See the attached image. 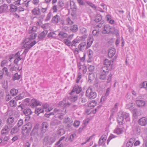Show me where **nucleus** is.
<instances>
[{"label":"nucleus","instance_id":"a211bd4d","mask_svg":"<svg viewBox=\"0 0 147 147\" xmlns=\"http://www.w3.org/2000/svg\"><path fill=\"white\" fill-rule=\"evenodd\" d=\"M7 124L6 125H12V127L13 126V123L14 121H16V120L13 117H9L7 120Z\"/></svg>","mask_w":147,"mask_h":147},{"label":"nucleus","instance_id":"13d9d810","mask_svg":"<svg viewBox=\"0 0 147 147\" xmlns=\"http://www.w3.org/2000/svg\"><path fill=\"white\" fill-rule=\"evenodd\" d=\"M30 2V1H25L22 3V5L24 7H26V8H27L28 6V4Z\"/></svg>","mask_w":147,"mask_h":147},{"label":"nucleus","instance_id":"2eb2a0df","mask_svg":"<svg viewBox=\"0 0 147 147\" xmlns=\"http://www.w3.org/2000/svg\"><path fill=\"white\" fill-rule=\"evenodd\" d=\"M136 103L137 106L139 107H142L145 105L146 103L145 102L142 100H136Z\"/></svg>","mask_w":147,"mask_h":147},{"label":"nucleus","instance_id":"8fccbe9b","mask_svg":"<svg viewBox=\"0 0 147 147\" xmlns=\"http://www.w3.org/2000/svg\"><path fill=\"white\" fill-rule=\"evenodd\" d=\"M89 59L92 58L93 55V52L90 49H89L87 52Z\"/></svg>","mask_w":147,"mask_h":147},{"label":"nucleus","instance_id":"aec40b11","mask_svg":"<svg viewBox=\"0 0 147 147\" xmlns=\"http://www.w3.org/2000/svg\"><path fill=\"white\" fill-rule=\"evenodd\" d=\"M48 33V31L45 30L41 33L38 35V38L40 40H42L45 37Z\"/></svg>","mask_w":147,"mask_h":147},{"label":"nucleus","instance_id":"c9c22d12","mask_svg":"<svg viewBox=\"0 0 147 147\" xmlns=\"http://www.w3.org/2000/svg\"><path fill=\"white\" fill-rule=\"evenodd\" d=\"M94 74L92 73H90L89 74V77L88 81L89 82H91L92 81L94 80Z\"/></svg>","mask_w":147,"mask_h":147},{"label":"nucleus","instance_id":"4be33fe9","mask_svg":"<svg viewBox=\"0 0 147 147\" xmlns=\"http://www.w3.org/2000/svg\"><path fill=\"white\" fill-rule=\"evenodd\" d=\"M123 128L117 127L115 129L114 132L117 135H119L122 134L123 132Z\"/></svg>","mask_w":147,"mask_h":147},{"label":"nucleus","instance_id":"f704fd0d","mask_svg":"<svg viewBox=\"0 0 147 147\" xmlns=\"http://www.w3.org/2000/svg\"><path fill=\"white\" fill-rule=\"evenodd\" d=\"M44 110L41 108H36L35 110V113L37 114L38 115L40 113H43Z\"/></svg>","mask_w":147,"mask_h":147},{"label":"nucleus","instance_id":"09e8293b","mask_svg":"<svg viewBox=\"0 0 147 147\" xmlns=\"http://www.w3.org/2000/svg\"><path fill=\"white\" fill-rule=\"evenodd\" d=\"M80 31L82 34H86L87 32L86 29L83 27H81L80 28Z\"/></svg>","mask_w":147,"mask_h":147},{"label":"nucleus","instance_id":"052dcab7","mask_svg":"<svg viewBox=\"0 0 147 147\" xmlns=\"http://www.w3.org/2000/svg\"><path fill=\"white\" fill-rule=\"evenodd\" d=\"M52 15V13L51 12L49 13L47 15V16L45 20V21H48L50 19Z\"/></svg>","mask_w":147,"mask_h":147},{"label":"nucleus","instance_id":"bf43d9fd","mask_svg":"<svg viewBox=\"0 0 147 147\" xmlns=\"http://www.w3.org/2000/svg\"><path fill=\"white\" fill-rule=\"evenodd\" d=\"M22 59H24V58H20V57L18 58H16V59H15L13 61L14 63L17 65H18V61H20Z\"/></svg>","mask_w":147,"mask_h":147},{"label":"nucleus","instance_id":"393cba45","mask_svg":"<svg viewBox=\"0 0 147 147\" xmlns=\"http://www.w3.org/2000/svg\"><path fill=\"white\" fill-rule=\"evenodd\" d=\"M32 112L30 109H25L23 111V113L26 116H29L31 114Z\"/></svg>","mask_w":147,"mask_h":147},{"label":"nucleus","instance_id":"a18cd8bd","mask_svg":"<svg viewBox=\"0 0 147 147\" xmlns=\"http://www.w3.org/2000/svg\"><path fill=\"white\" fill-rule=\"evenodd\" d=\"M107 74H104V73H100V74L99 77V79L102 80H105L106 79Z\"/></svg>","mask_w":147,"mask_h":147},{"label":"nucleus","instance_id":"20e7f679","mask_svg":"<svg viewBox=\"0 0 147 147\" xmlns=\"http://www.w3.org/2000/svg\"><path fill=\"white\" fill-rule=\"evenodd\" d=\"M39 128L38 126H35L33 128L31 133V135L36 138L38 137L42 138L43 136V134L41 132L38 134Z\"/></svg>","mask_w":147,"mask_h":147},{"label":"nucleus","instance_id":"f03ea898","mask_svg":"<svg viewBox=\"0 0 147 147\" xmlns=\"http://www.w3.org/2000/svg\"><path fill=\"white\" fill-rule=\"evenodd\" d=\"M66 109L63 107L59 109H55L54 112L55 113V116L59 119H62L63 118V116L66 113Z\"/></svg>","mask_w":147,"mask_h":147},{"label":"nucleus","instance_id":"a19ab883","mask_svg":"<svg viewBox=\"0 0 147 147\" xmlns=\"http://www.w3.org/2000/svg\"><path fill=\"white\" fill-rule=\"evenodd\" d=\"M20 78V75H19L17 73L15 74L12 77V80L13 81L16 80H18Z\"/></svg>","mask_w":147,"mask_h":147},{"label":"nucleus","instance_id":"49530a36","mask_svg":"<svg viewBox=\"0 0 147 147\" xmlns=\"http://www.w3.org/2000/svg\"><path fill=\"white\" fill-rule=\"evenodd\" d=\"M30 40L29 38H26L23 42V43L24 44V45L25 44L28 45H30L31 42H30Z\"/></svg>","mask_w":147,"mask_h":147},{"label":"nucleus","instance_id":"338daca9","mask_svg":"<svg viewBox=\"0 0 147 147\" xmlns=\"http://www.w3.org/2000/svg\"><path fill=\"white\" fill-rule=\"evenodd\" d=\"M99 31L95 30L92 31V33L93 35L97 36L99 34Z\"/></svg>","mask_w":147,"mask_h":147},{"label":"nucleus","instance_id":"4d7b16f0","mask_svg":"<svg viewBox=\"0 0 147 147\" xmlns=\"http://www.w3.org/2000/svg\"><path fill=\"white\" fill-rule=\"evenodd\" d=\"M22 67L19 69V67H18V68L17 67H15V66H13L10 68V71H16V69L19 70L20 71L22 69Z\"/></svg>","mask_w":147,"mask_h":147},{"label":"nucleus","instance_id":"3c124183","mask_svg":"<svg viewBox=\"0 0 147 147\" xmlns=\"http://www.w3.org/2000/svg\"><path fill=\"white\" fill-rule=\"evenodd\" d=\"M86 3L91 7L92 8H94V9L95 10H96V7L95 5L94 4H93L92 3L90 2L89 1H87L86 2Z\"/></svg>","mask_w":147,"mask_h":147},{"label":"nucleus","instance_id":"2f4dec72","mask_svg":"<svg viewBox=\"0 0 147 147\" xmlns=\"http://www.w3.org/2000/svg\"><path fill=\"white\" fill-rule=\"evenodd\" d=\"M10 94L13 96H16L18 92V90L16 89H12L10 90Z\"/></svg>","mask_w":147,"mask_h":147},{"label":"nucleus","instance_id":"4468645a","mask_svg":"<svg viewBox=\"0 0 147 147\" xmlns=\"http://www.w3.org/2000/svg\"><path fill=\"white\" fill-rule=\"evenodd\" d=\"M111 28L108 25H107L104 26L102 32L103 34H109L111 32Z\"/></svg>","mask_w":147,"mask_h":147},{"label":"nucleus","instance_id":"473e14b6","mask_svg":"<svg viewBox=\"0 0 147 147\" xmlns=\"http://www.w3.org/2000/svg\"><path fill=\"white\" fill-rule=\"evenodd\" d=\"M119 30L118 28H115V27H112L111 28V32L116 35L118 34Z\"/></svg>","mask_w":147,"mask_h":147},{"label":"nucleus","instance_id":"9d476101","mask_svg":"<svg viewBox=\"0 0 147 147\" xmlns=\"http://www.w3.org/2000/svg\"><path fill=\"white\" fill-rule=\"evenodd\" d=\"M82 90L81 88L79 87V86H75L74 87L73 89L72 90L71 92L69 93V94L71 95H72L73 94L76 92V94L79 93Z\"/></svg>","mask_w":147,"mask_h":147},{"label":"nucleus","instance_id":"c03bdc74","mask_svg":"<svg viewBox=\"0 0 147 147\" xmlns=\"http://www.w3.org/2000/svg\"><path fill=\"white\" fill-rule=\"evenodd\" d=\"M10 106L11 107H15L16 105V102L13 100H11L9 102Z\"/></svg>","mask_w":147,"mask_h":147},{"label":"nucleus","instance_id":"4c0bfd02","mask_svg":"<svg viewBox=\"0 0 147 147\" xmlns=\"http://www.w3.org/2000/svg\"><path fill=\"white\" fill-rule=\"evenodd\" d=\"M17 9V7L16 6L11 4L10 5V11L11 12L15 11Z\"/></svg>","mask_w":147,"mask_h":147},{"label":"nucleus","instance_id":"5701e85b","mask_svg":"<svg viewBox=\"0 0 147 147\" xmlns=\"http://www.w3.org/2000/svg\"><path fill=\"white\" fill-rule=\"evenodd\" d=\"M61 122L57 119H55L51 121L50 124L53 126H55L61 124Z\"/></svg>","mask_w":147,"mask_h":147},{"label":"nucleus","instance_id":"e2e57ef3","mask_svg":"<svg viewBox=\"0 0 147 147\" xmlns=\"http://www.w3.org/2000/svg\"><path fill=\"white\" fill-rule=\"evenodd\" d=\"M20 114L19 113H18V112H16L15 113L14 115V117L15 118V119L16 120L17 119L20 117Z\"/></svg>","mask_w":147,"mask_h":147},{"label":"nucleus","instance_id":"72a5a7b5","mask_svg":"<svg viewBox=\"0 0 147 147\" xmlns=\"http://www.w3.org/2000/svg\"><path fill=\"white\" fill-rule=\"evenodd\" d=\"M134 104L131 101L126 105V107L127 109L131 110L134 107Z\"/></svg>","mask_w":147,"mask_h":147},{"label":"nucleus","instance_id":"e433bc0d","mask_svg":"<svg viewBox=\"0 0 147 147\" xmlns=\"http://www.w3.org/2000/svg\"><path fill=\"white\" fill-rule=\"evenodd\" d=\"M102 19V17L101 15L99 14H98L95 17L94 21L96 22H98L101 20Z\"/></svg>","mask_w":147,"mask_h":147},{"label":"nucleus","instance_id":"dca6fc26","mask_svg":"<svg viewBox=\"0 0 147 147\" xmlns=\"http://www.w3.org/2000/svg\"><path fill=\"white\" fill-rule=\"evenodd\" d=\"M61 19L60 16L58 15H56L53 17L52 19V22L54 23H57L60 21Z\"/></svg>","mask_w":147,"mask_h":147},{"label":"nucleus","instance_id":"c85d7f7f","mask_svg":"<svg viewBox=\"0 0 147 147\" xmlns=\"http://www.w3.org/2000/svg\"><path fill=\"white\" fill-rule=\"evenodd\" d=\"M119 103H116L115 104L114 107L111 110V113L113 114L114 113L116 112L118 110V107Z\"/></svg>","mask_w":147,"mask_h":147},{"label":"nucleus","instance_id":"423d86ee","mask_svg":"<svg viewBox=\"0 0 147 147\" xmlns=\"http://www.w3.org/2000/svg\"><path fill=\"white\" fill-rule=\"evenodd\" d=\"M12 128L11 125H6L2 129L1 131V134L2 136H5L8 134L9 131Z\"/></svg>","mask_w":147,"mask_h":147},{"label":"nucleus","instance_id":"0e129e2a","mask_svg":"<svg viewBox=\"0 0 147 147\" xmlns=\"http://www.w3.org/2000/svg\"><path fill=\"white\" fill-rule=\"evenodd\" d=\"M140 87L142 88V87L144 88L147 89V82H144L142 84L140 85Z\"/></svg>","mask_w":147,"mask_h":147},{"label":"nucleus","instance_id":"603ef678","mask_svg":"<svg viewBox=\"0 0 147 147\" xmlns=\"http://www.w3.org/2000/svg\"><path fill=\"white\" fill-rule=\"evenodd\" d=\"M133 115L134 117H136L138 116L139 113L138 110L136 109H134L133 111Z\"/></svg>","mask_w":147,"mask_h":147},{"label":"nucleus","instance_id":"37998d69","mask_svg":"<svg viewBox=\"0 0 147 147\" xmlns=\"http://www.w3.org/2000/svg\"><path fill=\"white\" fill-rule=\"evenodd\" d=\"M57 134L60 135H62L65 134V131L63 129H60L57 131Z\"/></svg>","mask_w":147,"mask_h":147},{"label":"nucleus","instance_id":"f257e3e1","mask_svg":"<svg viewBox=\"0 0 147 147\" xmlns=\"http://www.w3.org/2000/svg\"><path fill=\"white\" fill-rule=\"evenodd\" d=\"M117 120L119 123L121 125L123 123L124 119L126 121H128L129 120V114L126 112L120 111L118 114Z\"/></svg>","mask_w":147,"mask_h":147},{"label":"nucleus","instance_id":"a878e982","mask_svg":"<svg viewBox=\"0 0 147 147\" xmlns=\"http://www.w3.org/2000/svg\"><path fill=\"white\" fill-rule=\"evenodd\" d=\"M58 36L61 38H66L68 37V34L63 32H60L58 34Z\"/></svg>","mask_w":147,"mask_h":147},{"label":"nucleus","instance_id":"58836bf2","mask_svg":"<svg viewBox=\"0 0 147 147\" xmlns=\"http://www.w3.org/2000/svg\"><path fill=\"white\" fill-rule=\"evenodd\" d=\"M63 42L66 45L69 47L71 45V42L68 39H64Z\"/></svg>","mask_w":147,"mask_h":147},{"label":"nucleus","instance_id":"c756f323","mask_svg":"<svg viewBox=\"0 0 147 147\" xmlns=\"http://www.w3.org/2000/svg\"><path fill=\"white\" fill-rule=\"evenodd\" d=\"M80 40L78 39H74L71 42V47L74 46L76 47L77 46V44L79 43L80 42Z\"/></svg>","mask_w":147,"mask_h":147},{"label":"nucleus","instance_id":"79ce46f5","mask_svg":"<svg viewBox=\"0 0 147 147\" xmlns=\"http://www.w3.org/2000/svg\"><path fill=\"white\" fill-rule=\"evenodd\" d=\"M96 102L92 100L88 104V106L90 107L91 108H92L94 107L96 105Z\"/></svg>","mask_w":147,"mask_h":147},{"label":"nucleus","instance_id":"f3484780","mask_svg":"<svg viewBox=\"0 0 147 147\" xmlns=\"http://www.w3.org/2000/svg\"><path fill=\"white\" fill-rule=\"evenodd\" d=\"M32 13L35 16H39L41 14L40 9L38 7L34 8L32 10Z\"/></svg>","mask_w":147,"mask_h":147},{"label":"nucleus","instance_id":"bb28decb","mask_svg":"<svg viewBox=\"0 0 147 147\" xmlns=\"http://www.w3.org/2000/svg\"><path fill=\"white\" fill-rule=\"evenodd\" d=\"M70 30L73 32H76L78 30V26L76 25H74L70 27Z\"/></svg>","mask_w":147,"mask_h":147},{"label":"nucleus","instance_id":"ea45409f","mask_svg":"<svg viewBox=\"0 0 147 147\" xmlns=\"http://www.w3.org/2000/svg\"><path fill=\"white\" fill-rule=\"evenodd\" d=\"M19 130V128L17 126H15L12 128L11 131V133L13 134L14 133H16Z\"/></svg>","mask_w":147,"mask_h":147},{"label":"nucleus","instance_id":"0eeeda50","mask_svg":"<svg viewBox=\"0 0 147 147\" xmlns=\"http://www.w3.org/2000/svg\"><path fill=\"white\" fill-rule=\"evenodd\" d=\"M48 136H46L43 140V143L45 145L47 144H51L55 141V140L53 138H49Z\"/></svg>","mask_w":147,"mask_h":147},{"label":"nucleus","instance_id":"39448f33","mask_svg":"<svg viewBox=\"0 0 147 147\" xmlns=\"http://www.w3.org/2000/svg\"><path fill=\"white\" fill-rule=\"evenodd\" d=\"M36 43V42L35 41H34L33 42H31L30 45H27L26 44L24 45L23 47L24 48H26L22 54V55L23 56L22 58L24 59L26 57V53L28 52L29 50Z\"/></svg>","mask_w":147,"mask_h":147},{"label":"nucleus","instance_id":"b1692460","mask_svg":"<svg viewBox=\"0 0 147 147\" xmlns=\"http://www.w3.org/2000/svg\"><path fill=\"white\" fill-rule=\"evenodd\" d=\"M135 141V138H131L126 144V147H132L133 144Z\"/></svg>","mask_w":147,"mask_h":147},{"label":"nucleus","instance_id":"6ab92c4d","mask_svg":"<svg viewBox=\"0 0 147 147\" xmlns=\"http://www.w3.org/2000/svg\"><path fill=\"white\" fill-rule=\"evenodd\" d=\"M115 53V48H112L109 49L108 53V56L110 58H111Z\"/></svg>","mask_w":147,"mask_h":147},{"label":"nucleus","instance_id":"6e6d98bb","mask_svg":"<svg viewBox=\"0 0 147 147\" xmlns=\"http://www.w3.org/2000/svg\"><path fill=\"white\" fill-rule=\"evenodd\" d=\"M65 100H63L62 101H60L59 102V106L60 107H65Z\"/></svg>","mask_w":147,"mask_h":147},{"label":"nucleus","instance_id":"5fc2aeb1","mask_svg":"<svg viewBox=\"0 0 147 147\" xmlns=\"http://www.w3.org/2000/svg\"><path fill=\"white\" fill-rule=\"evenodd\" d=\"M78 98V96L77 94H75L74 96H72L71 98V101L75 102L77 100Z\"/></svg>","mask_w":147,"mask_h":147},{"label":"nucleus","instance_id":"6e6552de","mask_svg":"<svg viewBox=\"0 0 147 147\" xmlns=\"http://www.w3.org/2000/svg\"><path fill=\"white\" fill-rule=\"evenodd\" d=\"M32 127V124L29 122L23 126L22 129V130H26V132L28 133L31 131Z\"/></svg>","mask_w":147,"mask_h":147},{"label":"nucleus","instance_id":"7c9ffc66","mask_svg":"<svg viewBox=\"0 0 147 147\" xmlns=\"http://www.w3.org/2000/svg\"><path fill=\"white\" fill-rule=\"evenodd\" d=\"M86 42L81 43L78 46V48L80 51H81L84 49V48L86 46Z\"/></svg>","mask_w":147,"mask_h":147},{"label":"nucleus","instance_id":"7ed1b4c3","mask_svg":"<svg viewBox=\"0 0 147 147\" xmlns=\"http://www.w3.org/2000/svg\"><path fill=\"white\" fill-rule=\"evenodd\" d=\"M86 95L90 99H92L96 97L97 94L92 88L89 87L86 90Z\"/></svg>","mask_w":147,"mask_h":147},{"label":"nucleus","instance_id":"412c9836","mask_svg":"<svg viewBox=\"0 0 147 147\" xmlns=\"http://www.w3.org/2000/svg\"><path fill=\"white\" fill-rule=\"evenodd\" d=\"M113 64V61L112 60H109L107 59H106L104 61V64L106 66L105 67H108L110 65H111Z\"/></svg>","mask_w":147,"mask_h":147},{"label":"nucleus","instance_id":"f8f14e48","mask_svg":"<svg viewBox=\"0 0 147 147\" xmlns=\"http://www.w3.org/2000/svg\"><path fill=\"white\" fill-rule=\"evenodd\" d=\"M31 106L32 108H33L36 106L41 105H42L41 102L34 99H33L31 100Z\"/></svg>","mask_w":147,"mask_h":147},{"label":"nucleus","instance_id":"680f3d73","mask_svg":"<svg viewBox=\"0 0 147 147\" xmlns=\"http://www.w3.org/2000/svg\"><path fill=\"white\" fill-rule=\"evenodd\" d=\"M23 121L22 119H20L19 120L17 123V125L16 126L18 128L21 126L23 124Z\"/></svg>","mask_w":147,"mask_h":147},{"label":"nucleus","instance_id":"774afa93","mask_svg":"<svg viewBox=\"0 0 147 147\" xmlns=\"http://www.w3.org/2000/svg\"><path fill=\"white\" fill-rule=\"evenodd\" d=\"M80 123V121H74L73 125L74 127H78L79 126Z\"/></svg>","mask_w":147,"mask_h":147},{"label":"nucleus","instance_id":"864d4df0","mask_svg":"<svg viewBox=\"0 0 147 147\" xmlns=\"http://www.w3.org/2000/svg\"><path fill=\"white\" fill-rule=\"evenodd\" d=\"M66 21L67 23V25H71L74 24L73 22L69 18H67L66 20Z\"/></svg>","mask_w":147,"mask_h":147},{"label":"nucleus","instance_id":"1a4fd4ad","mask_svg":"<svg viewBox=\"0 0 147 147\" xmlns=\"http://www.w3.org/2000/svg\"><path fill=\"white\" fill-rule=\"evenodd\" d=\"M49 126L48 123L45 122H43L41 124V132L43 134L48 130Z\"/></svg>","mask_w":147,"mask_h":147},{"label":"nucleus","instance_id":"de8ad7c7","mask_svg":"<svg viewBox=\"0 0 147 147\" xmlns=\"http://www.w3.org/2000/svg\"><path fill=\"white\" fill-rule=\"evenodd\" d=\"M56 34L54 32H52L48 34V36L49 37H51L53 38H56Z\"/></svg>","mask_w":147,"mask_h":147},{"label":"nucleus","instance_id":"69168bd1","mask_svg":"<svg viewBox=\"0 0 147 147\" xmlns=\"http://www.w3.org/2000/svg\"><path fill=\"white\" fill-rule=\"evenodd\" d=\"M71 121H70V118L69 117H66L63 120V122L65 123H67Z\"/></svg>","mask_w":147,"mask_h":147},{"label":"nucleus","instance_id":"cd10ccee","mask_svg":"<svg viewBox=\"0 0 147 147\" xmlns=\"http://www.w3.org/2000/svg\"><path fill=\"white\" fill-rule=\"evenodd\" d=\"M100 73L107 74L109 73L108 68L107 67H102L101 69Z\"/></svg>","mask_w":147,"mask_h":147},{"label":"nucleus","instance_id":"ddd939ff","mask_svg":"<svg viewBox=\"0 0 147 147\" xmlns=\"http://www.w3.org/2000/svg\"><path fill=\"white\" fill-rule=\"evenodd\" d=\"M8 6L4 4L0 6V13H2L6 12L8 9Z\"/></svg>","mask_w":147,"mask_h":147},{"label":"nucleus","instance_id":"9b49d317","mask_svg":"<svg viewBox=\"0 0 147 147\" xmlns=\"http://www.w3.org/2000/svg\"><path fill=\"white\" fill-rule=\"evenodd\" d=\"M138 123L141 126H145L147 123V119L145 117H143L138 120Z\"/></svg>","mask_w":147,"mask_h":147}]
</instances>
